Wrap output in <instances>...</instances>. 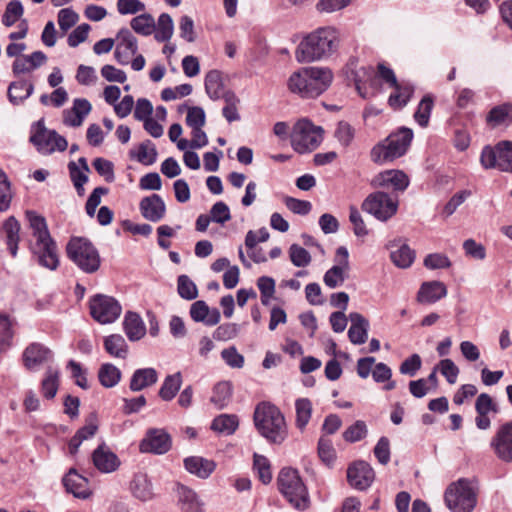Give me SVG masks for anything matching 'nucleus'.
Masks as SVG:
<instances>
[{
	"mask_svg": "<svg viewBox=\"0 0 512 512\" xmlns=\"http://www.w3.org/2000/svg\"><path fill=\"white\" fill-rule=\"evenodd\" d=\"M340 44L339 32L333 27H320L305 36L296 50L299 62L326 59L337 52Z\"/></svg>",
	"mask_w": 512,
	"mask_h": 512,
	"instance_id": "1",
	"label": "nucleus"
},
{
	"mask_svg": "<svg viewBox=\"0 0 512 512\" xmlns=\"http://www.w3.org/2000/svg\"><path fill=\"white\" fill-rule=\"evenodd\" d=\"M333 73L327 67H304L291 74L289 90L302 98H315L331 85Z\"/></svg>",
	"mask_w": 512,
	"mask_h": 512,
	"instance_id": "2",
	"label": "nucleus"
},
{
	"mask_svg": "<svg viewBox=\"0 0 512 512\" xmlns=\"http://www.w3.org/2000/svg\"><path fill=\"white\" fill-rule=\"evenodd\" d=\"M254 423L259 433L269 442L281 444L287 437L284 415L270 403H260L254 412Z\"/></svg>",
	"mask_w": 512,
	"mask_h": 512,
	"instance_id": "3",
	"label": "nucleus"
},
{
	"mask_svg": "<svg viewBox=\"0 0 512 512\" xmlns=\"http://www.w3.org/2000/svg\"><path fill=\"white\" fill-rule=\"evenodd\" d=\"M412 139L413 131L407 127H400L371 149V161L376 164L392 162L407 152Z\"/></svg>",
	"mask_w": 512,
	"mask_h": 512,
	"instance_id": "4",
	"label": "nucleus"
},
{
	"mask_svg": "<svg viewBox=\"0 0 512 512\" xmlns=\"http://www.w3.org/2000/svg\"><path fill=\"white\" fill-rule=\"evenodd\" d=\"M68 258L84 273L92 274L100 268L97 248L86 238L73 237L66 246Z\"/></svg>",
	"mask_w": 512,
	"mask_h": 512,
	"instance_id": "5",
	"label": "nucleus"
},
{
	"mask_svg": "<svg viewBox=\"0 0 512 512\" xmlns=\"http://www.w3.org/2000/svg\"><path fill=\"white\" fill-rule=\"evenodd\" d=\"M277 483L280 492L296 509L304 510L308 507V491L296 469L283 468Z\"/></svg>",
	"mask_w": 512,
	"mask_h": 512,
	"instance_id": "6",
	"label": "nucleus"
},
{
	"mask_svg": "<svg viewBox=\"0 0 512 512\" xmlns=\"http://www.w3.org/2000/svg\"><path fill=\"white\" fill-rule=\"evenodd\" d=\"M323 128L314 125L309 119L303 118L295 123L291 133V144L298 153L315 150L323 140Z\"/></svg>",
	"mask_w": 512,
	"mask_h": 512,
	"instance_id": "7",
	"label": "nucleus"
},
{
	"mask_svg": "<svg viewBox=\"0 0 512 512\" xmlns=\"http://www.w3.org/2000/svg\"><path fill=\"white\" fill-rule=\"evenodd\" d=\"M444 499L452 512H471L477 503L476 493L466 479H459L450 484L445 491Z\"/></svg>",
	"mask_w": 512,
	"mask_h": 512,
	"instance_id": "8",
	"label": "nucleus"
},
{
	"mask_svg": "<svg viewBox=\"0 0 512 512\" xmlns=\"http://www.w3.org/2000/svg\"><path fill=\"white\" fill-rule=\"evenodd\" d=\"M30 142L44 155L52 154L56 150L65 151L68 146L67 140L55 130H48L42 120L33 126Z\"/></svg>",
	"mask_w": 512,
	"mask_h": 512,
	"instance_id": "9",
	"label": "nucleus"
},
{
	"mask_svg": "<svg viewBox=\"0 0 512 512\" xmlns=\"http://www.w3.org/2000/svg\"><path fill=\"white\" fill-rule=\"evenodd\" d=\"M362 210L373 215L380 221H387L393 217L398 210V199L383 191L369 194L363 201Z\"/></svg>",
	"mask_w": 512,
	"mask_h": 512,
	"instance_id": "10",
	"label": "nucleus"
},
{
	"mask_svg": "<svg viewBox=\"0 0 512 512\" xmlns=\"http://www.w3.org/2000/svg\"><path fill=\"white\" fill-rule=\"evenodd\" d=\"M92 318L101 324L115 322L122 312L120 303L112 296L97 294L89 301Z\"/></svg>",
	"mask_w": 512,
	"mask_h": 512,
	"instance_id": "11",
	"label": "nucleus"
},
{
	"mask_svg": "<svg viewBox=\"0 0 512 512\" xmlns=\"http://www.w3.org/2000/svg\"><path fill=\"white\" fill-rule=\"evenodd\" d=\"M32 258L43 268L56 270L59 266L58 247L53 238L29 241Z\"/></svg>",
	"mask_w": 512,
	"mask_h": 512,
	"instance_id": "12",
	"label": "nucleus"
},
{
	"mask_svg": "<svg viewBox=\"0 0 512 512\" xmlns=\"http://www.w3.org/2000/svg\"><path fill=\"white\" fill-rule=\"evenodd\" d=\"M172 447V438L164 428H149L139 443L142 453L166 454Z\"/></svg>",
	"mask_w": 512,
	"mask_h": 512,
	"instance_id": "13",
	"label": "nucleus"
},
{
	"mask_svg": "<svg viewBox=\"0 0 512 512\" xmlns=\"http://www.w3.org/2000/svg\"><path fill=\"white\" fill-rule=\"evenodd\" d=\"M490 446L498 459L506 463L512 462V420L499 426Z\"/></svg>",
	"mask_w": 512,
	"mask_h": 512,
	"instance_id": "14",
	"label": "nucleus"
},
{
	"mask_svg": "<svg viewBox=\"0 0 512 512\" xmlns=\"http://www.w3.org/2000/svg\"><path fill=\"white\" fill-rule=\"evenodd\" d=\"M117 42L114 51L116 61L121 65H127L130 58L138 51V42L133 33L126 27L121 28L116 35Z\"/></svg>",
	"mask_w": 512,
	"mask_h": 512,
	"instance_id": "15",
	"label": "nucleus"
},
{
	"mask_svg": "<svg viewBox=\"0 0 512 512\" xmlns=\"http://www.w3.org/2000/svg\"><path fill=\"white\" fill-rule=\"evenodd\" d=\"M375 477L373 468L365 461H357L347 470L349 484L358 489L365 490L371 486Z\"/></svg>",
	"mask_w": 512,
	"mask_h": 512,
	"instance_id": "16",
	"label": "nucleus"
},
{
	"mask_svg": "<svg viewBox=\"0 0 512 512\" xmlns=\"http://www.w3.org/2000/svg\"><path fill=\"white\" fill-rule=\"evenodd\" d=\"M372 185L392 189L395 192H403L409 186V178L401 170H386L374 177Z\"/></svg>",
	"mask_w": 512,
	"mask_h": 512,
	"instance_id": "17",
	"label": "nucleus"
},
{
	"mask_svg": "<svg viewBox=\"0 0 512 512\" xmlns=\"http://www.w3.org/2000/svg\"><path fill=\"white\" fill-rule=\"evenodd\" d=\"M92 462L95 468L101 473H112L116 471L121 464L118 456L105 444H100L92 452Z\"/></svg>",
	"mask_w": 512,
	"mask_h": 512,
	"instance_id": "18",
	"label": "nucleus"
},
{
	"mask_svg": "<svg viewBox=\"0 0 512 512\" xmlns=\"http://www.w3.org/2000/svg\"><path fill=\"white\" fill-rule=\"evenodd\" d=\"M139 209L146 220L154 223L162 220L166 214V205L158 194H151L142 198Z\"/></svg>",
	"mask_w": 512,
	"mask_h": 512,
	"instance_id": "19",
	"label": "nucleus"
},
{
	"mask_svg": "<svg viewBox=\"0 0 512 512\" xmlns=\"http://www.w3.org/2000/svg\"><path fill=\"white\" fill-rule=\"evenodd\" d=\"M91 110L92 106L87 99L76 98L72 107L63 111V123L66 126L79 127Z\"/></svg>",
	"mask_w": 512,
	"mask_h": 512,
	"instance_id": "20",
	"label": "nucleus"
},
{
	"mask_svg": "<svg viewBox=\"0 0 512 512\" xmlns=\"http://www.w3.org/2000/svg\"><path fill=\"white\" fill-rule=\"evenodd\" d=\"M63 484L66 490L77 498L87 499L91 495L88 479L73 468L64 476Z\"/></svg>",
	"mask_w": 512,
	"mask_h": 512,
	"instance_id": "21",
	"label": "nucleus"
},
{
	"mask_svg": "<svg viewBox=\"0 0 512 512\" xmlns=\"http://www.w3.org/2000/svg\"><path fill=\"white\" fill-rule=\"evenodd\" d=\"M447 288L441 281L423 282L417 293V301L421 304H433L446 297Z\"/></svg>",
	"mask_w": 512,
	"mask_h": 512,
	"instance_id": "22",
	"label": "nucleus"
},
{
	"mask_svg": "<svg viewBox=\"0 0 512 512\" xmlns=\"http://www.w3.org/2000/svg\"><path fill=\"white\" fill-rule=\"evenodd\" d=\"M52 352L39 343L30 344L23 353L24 365L27 369L32 370L39 365L52 359Z\"/></svg>",
	"mask_w": 512,
	"mask_h": 512,
	"instance_id": "23",
	"label": "nucleus"
},
{
	"mask_svg": "<svg viewBox=\"0 0 512 512\" xmlns=\"http://www.w3.org/2000/svg\"><path fill=\"white\" fill-rule=\"evenodd\" d=\"M349 319L351 325L348 330V338L355 345L364 344L368 338L369 322L360 313H350Z\"/></svg>",
	"mask_w": 512,
	"mask_h": 512,
	"instance_id": "24",
	"label": "nucleus"
},
{
	"mask_svg": "<svg viewBox=\"0 0 512 512\" xmlns=\"http://www.w3.org/2000/svg\"><path fill=\"white\" fill-rule=\"evenodd\" d=\"M190 316L195 322H203L208 326H214L220 322L221 314L218 309L210 310L203 300L195 301L190 307Z\"/></svg>",
	"mask_w": 512,
	"mask_h": 512,
	"instance_id": "25",
	"label": "nucleus"
},
{
	"mask_svg": "<svg viewBox=\"0 0 512 512\" xmlns=\"http://www.w3.org/2000/svg\"><path fill=\"white\" fill-rule=\"evenodd\" d=\"M184 467L190 474L207 479L214 472L216 463L200 456H190L184 459Z\"/></svg>",
	"mask_w": 512,
	"mask_h": 512,
	"instance_id": "26",
	"label": "nucleus"
},
{
	"mask_svg": "<svg viewBox=\"0 0 512 512\" xmlns=\"http://www.w3.org/2000/svg\"><path fill=\"white\" fill-rule=\"evenodd\" d=\"M176 492L178 504L182 512H202V502L194 490L185 485L178 484Z\"/></svg>",
	"mask_w": 512,
	"mask_h": 512,
	"instance_id": "27",
	"label": "nucleus"
},
{
	"mask_svg": "<svg viewBox=\"0 0 512 512\" xmlns=\"http://www.w3.org/2000/svg\"><path fill=\"white\" fill-rule=\"evenodd\" d=\"M157 381L158 372L154 368H140L132 374L129 388L133 392H139L153 386Z\"/></svg>",
	"mask_w": 512,
	"mask_h": 512,
	"instance_id": "28",
	"label": "nucleus"
},
{
	"mask_svg": "<svg viewBox=\"0 0 512 512\" xmlns=\"http://www.w3.org/2000/svg\"><path fill=\"white\" fill-rule=\"evenodd\" d=\"M20 228V223L14 216L8 217L2 224L5 242L12 257L17 256L20 241Z\"/></svg>",
	"mask_w": 512,
	"mask_h": 512,
	"instance_id": "29",
	"label": "nucleus"
},
{
	"mask_svg": "<svg viewBox=\"0 0 512 512\" xmlns=\"http://www.w3.org/2000/svg\"><path fill=\"white\" fill-rule=\"evenodd\" d=\"M34 92V84L26 80L13 81L7 90L8 100L12 105H20Z\"/></svg>",
	"mask_w": 512,
	"mask_h": 512,
	"instance_id": "30",
	"label": "nucleus"
},
{
	"mask_svg": "<svg viewBox=\"0 0 512 512\" xmlns=\"http://www.w3.org/2000/svg\"><path fill=\"white\" fill-rule=\"evenodd\" d=\"M123 329L128 339L132 342L140 340L146 333V327L142 318L139 314L131 311L127 312L124 317Z\"/></svg>",
	"mask_w": 512,
	"mask_h": 512,
	"instance_id": "31",
	"label": "nucleus"
},
{
	"mask_svg": "<svg viewBox=\"0 0 512 512\" xmlns=\"http://www.w3.org/2000/svg\"><path fill=\"white\" fill-rule=\"evenodd\" d=\"M25 216L29 223L32 239L30 241H39L52 238L48 229L46 219L37 212L28 210Z\"/></svg>",
	"mask_w": 512,
	"mask_h": 512,
	"instance_id": "32",
	"label": "nucleus"
},
{
	"mask_svg": "<svg viewBox=\"0 0 512 512\" xmlns=\"http://www.w3.org/2000/svg\"><path fill=\"white\" fill-rule=\"evenodd\" d=\"M131 491L141 501L151 500L154 496L152 483L145 474L134 476L131 482Z\"/></svg>",
	"mask_w": 512,
	"mask_h": 512,
	"instance_id": "33",
	"label": "nucleus"
},
{
	"mask_svg": "<svg viewBox=\"0 0 512 512\" xmlns=\"http://www.w3.org/2000/svg\"><path fill=\"white\" fill-rule=\"evenodd\" d=\"M130 157L143 165H152L156 162L157 150L150 140H145L138 146L136 151H130Z\"/></svg>",
	"mask_w": 512,
	"mask_h": 512,
	"instance_id": "34",
	"label": "nucleus"
},
{
	"mask_svg": "<svg viewBox=\"0 0 512 512\" xmlns=\"http://www.w3.org/2000/svg\"><path fill=\"white\" fill-rule=\"evenodd\" d=\"M239 426V420L233 414H221L214 418L211 429L223 435H232Z\"/></svg>",
	"mask_w": 512,
	"mask_h": 512,
	"instance_id": "35",
	"label": "nucleus"
},
{
	"mask_svg": "<svg viewBox=\"0 0 512 512\" xmlns=\"http://www.w3.org/2000/svg\"><path fill=\"white\" fill-rule=\"evenodd\" d=\"M182 385V375L180 372L165 377L160 390L159 397L164 401H171L178 393Z\"/></svg>",
	"mask_w": 512,
	"mask_h": 512,
	"instance_id": "36",
	"label": "nucleus"
},
{
	"mask_svg": "<svg viewBox=\"0 0 512 512\" xmlns=\"http://www.w3.org/2000/svg\"><path fill=\"white\" fill-rule=\"evenodd\" d=\"M104 348L113 357L125 359L128 354V346L120 334H112L104 338Z\"/></svg>",
	"mask_w": 512,
	"mask_h": 512,
	"instance_id": "37",
	"label": "nucleus"
},
{
	"mask_svg": "<svg viewBox=\"0 0 512 512\" xmlns=\"http://www.w3.org/2000/svg\"><path fill=\"white\" fill-rule=\"evenodd\" d=\"M133 31L142 36H150L156 29L154 17L149 13H142L130 21Z\"/></svg>",
	"mask_w": 512,
	"mask_h": 512,
	"instance_id": "38",
	"label": "nucleus"
},
{
	"mask_svg": "<svg viewBox=\"0 0 512 512\" xmlns=\"http://www.w3.org/2000/svg\"><path fill=\"white\" fill-rule=\"evenodd\" d=\"M121 371L111 363L102 364L98 371L100 384L105 388L116 386L121 380Z\"/></svg>",
	"mask_w": 512,
	"mask_h": 512,
	"instance_id": "39",
	"label": "nucleus"
},
{
	"mask_svg": "<svg viewBox=\"0 0 512 512\" xmlns=\"http://www.w3.org/2000/svg\"><path fill=\"white\" fill-rule=\"evenodd\" d=\"M154 32V37L158 42L169 41L174 32V22L172 17L167 13L160 14Z\"/></svg>",
	"mask_w": 512,
	"mask_h": 512,
	"instance_id": "40",
	"label": "nucleus"
},
{
	"mask_svg": "<svg viewBox=\"0 0 512 512\" xmlns=\"http://www.w3.org/2000/svg\"><path fill=\"white\" fill-rule=\"evenodd\" d=\"M59 387V372L57 369L48 367L45 377L41 382V392L47 399H53Z\"/></svg>",
	"mask_w": 512,
	"mask_h": 512,
	"instance_id": "41",
	"label": "nucleus"
},
{
	"mask_svg": "<svg viewBox=\"0 0 512 512\" xmlns=\"http://www.w3.org/2000/svg\"><path fill=\"white\" fill-rule=\"evenodd\" d=\"M392 262L399 268H408L415 259V252L407 244H401L390 253Z\"/></svg>",
	"mask_w": 512,
	"mask_h": 512,
	"instance_id": "42",
	"label": "nucleus"
},
{
	"mask_svg": "<svg viewBox=\"0 0 512 512\" xmlns=\"http://www.w3.org/2000/svg\"><path fill=\"white\" fill-rule=\"evenodd\" d=\"M205 90L208 96L213 99L217 100L220 99L222 96L223 91V83L221 74L217 70H211L206 74L205 77Z\"/></svg>",
	"mask_w": 512,
	"mask_h": 512,
	"instance_id": "43",
	"label": "nucleus"
},
{
	"mask_svg": "<svg viewBox=\"0 0 512 512\" xmlns=\"http://www.w3.org/2000/svg\"><path fill=\"white\" fill-rule=\"evenodd\" d=\"M296 410V426L300 430H303L312 415V403L308 398H300L295 402Z\"/></svg>",
	"mask_w": 512,
	"mask_h": 512,
	"instance_id": "44",
	"label": "nucleus"
},
{
	"mask_svg": "<svg viewBox=\"0 0 512 512\" xmlns=\"http://www.w3.org/2000/svg\"><path fill=\"white\" fill-rule=\"evenodd\" d=\"M498 170L512 172V143L502 141L497 144Z\"/></svg>",
	"mask_w": 512,
	"mask_h": 512,
	"instance_id": "45",
	"label": "nucleus"
},
{
	"mask_svg": "<svg viewBox=\"0 0 512 512\" xmlns=\"http://www.w3.org/2000/svg\"><path fill=\"white\" fill-rule=\"evenodd\" d=\"M512 118V104H502L490 110L487 115V123L492 127L504 124L508 119Z\"/></svg>",
	"mask_w": 512,
	"mask_h": 512,
	"instance_id": "46",
	"label": "nucleus"
},
{
	"mask_svg": "<svg viewBox=\"0 0 512 512\" xmlns=\"http://www.w3.org/2000/svg\"><path fill=\"white\" fill-rule=\"evenodd\" d=\"M232 396V386L230 382L222 381L217 383L213 388L211 402L219 409L224 408Z\"/></svg>",
	"mask_w": 512,
	"mask_h": 512,
	"instance_id": "47",
	"label": "nucleus"
},
{
	"mask_svg": "<svg viewBox=\"0 0 512 512\" xmlns=\"http://www.w3.org/2000/svg\"><path fill=\"white\" fill-rule=\"evenodd\" d=\"M347 272L345 267L334 265L325 272L323 282L330 289L340 287L348 276Z\"/></svg>",
	"mask_w": 512,
	"mask_h": 512,
	"instance_id": "48",
	"label": "nucleus"
},
{
	"mask_svg": "<svg viewBox=\"0 0 512 512\" xmlns=\"http://www.w3.org/2000/svg\"><path fill=\"white\" fill-rule=\"evenodd\" d=\"M433 106L434 100L430 94L425 95L420 101L414 113V119L421 127L428 125Z\"/></svg>",
	"mask_w": 512,
	"mask_h": 512,
	"instance_id": "49",
	"label": "nucleus"
},
{
	"mask_svg": "<svg viewBox=\"0 0 512 512\" xmlns=\"http://www.w3.org/2000/svg\"><path fill=\"white\" fill-rule=\"evenodd\" d=\"M24 8L19 0H11L2 16V23L6 27L13 26L23 15Z\"/></svg>",
	"mask_w": 512,
	"mask_h": 512,
	"instance_id": "50",
	"label": "nucleus"
},
{
	"mask_svg": "<svg viewBox=\"0 0 512 512\" xmlns=\"http://www.w3.org/2000/svg\"><path fill=\"white\" fill-rule=\"evenodd\" d=\"M253 468L257 472L258 478L263 484H269L271 482L272 472L268 458L255 453Z\"/></svg>",
	"mask_w": 512,
	"mask_h": 512,
	"instance_id": "51",
	"label": "nucleus"
},
{
	"mask_svg": "<svg viewBox=\"0 0 512 512\" xmlns=\"http://www.w3.org/2000/svg\"><path fill=\"white\" fill-rule=\"evenodd\" d=\"M177 291L179 296L185 300H194L198 296L196 284L187 275H180L178 277Z\"/></svg>",
	"mask_w": 512,
	"mask_h": 512,
	"instance_id": "52",
	"label": "nucleus"
},
{
	"mask_svg": "<svg viewBox=\"0 0 512 512\" xmlns=\"http://www.w3.org/2000/svg\"><path fill=\"white\" fill-rule=\"evenodd\" d=\"M289 257L296 267H306L311 263L310 253L298 244H292L289 248Z\"/></svg>",
	"mask_w": 512,
	"mask_h": 512,
	"instance_id": "53",
	"label": "nucleus"
},
{
	"mask_svg": "<svg viewBox=\"0 0 512 512\" xmlns=\"http://www.w3.org/2000/svg\"><path fill=\"white\" fill-rule=\"evenodd\" d=\"M471 195L472 192L467 189L455 193L443 207L442 215L445 218L450 217Z\"/></svg>",
	"mask_w": 512,
	"mask_h": 512,
	"instance_id": "54",
	"label": "nucleus"
},
{
	"mask_svg": "<svg viewBox=\"0 0 512 512\" xmlns=\"http://www.w3.org/2000/svg\"><path fill=\"white\" fill-rule=\"evenodd\" d=\"M12 197L10 181L7 175L0 169V212L9 209Z\"/></svg>",
	"mask_w": 512,
	"mask_h": 512,
	"instance_id": "55",
	"label": "nucleus"
},
{
	"mask_svg": "<svg viewBox=\"0 0 512 512\" xmlns=\"http://www.w3.org/2000/svg\"><path fill=\"white\" fill-rule=\"evenodd\" d=\"M13 338L12 324L7 316L0 315V354L10 346Z\"/></svg>",
	"mask_w": 512,
	"mask_h": 512,
	"instance_id": "56",
	"label": "nucleus"
},
{
	"mask_svg": "<svg viewBox=\"0 0 512 512\" xmlns=\"http://www.w3.org/2000/svg\"><path fill=\"white\" fill-rule=\"evenodd\" d=\"M367 435V426L364 421L357 420L354 424L349 426L343 433L345 441L354 443L365 438Z\"/></svg>",
	"mask_w": 512,
	"mask_h": 512,
	"instance_id": "57",
	"label": "nucleus"
},
{
	"mask_svg": "<svg viewBox=\"0 0 512 512\" xmlns=\"http://www.w3.org/2000/svg\"><path fill=\"white\" fill-rule=\"evenodd\" d=\"M209 216L212 219V222L220 225H224L231 219L230 209L223 201H218L211 207Z\"/></svg>",
	"mask_w": 512,
	"mask_h": 512,
	"instance_id": "58",
	"label": "nucleus"
},
{
	"mask_svg": "<svg viewBox=\"0 0 512 512\" xmlns=\"http://www.w3.org/2000/svg\"><path fill=\"white\" fill-rule=\"evenodd\" d=\"M354 135L355 130L348 122L340 121L337 124L334 136L342 146H349L354 139Z\"/></svg>",
	"mask_w": 512,
	"mask_h": 512,
	"instance_id": "59",
	"label": "nucleus"
},
{
	"mask_svg": "<svg viewBox=\"0 0 512 512\" xmlns=\"http://www.w3.org/2000/svg\"><path fill=\"white\" fill-rule=\"evenodd\" d=\"M239 333V325L236 323H225L216 328L213 338L218 341H228L235 338Z\"/></svg>",
	"mask_w": 512,
	"mask_h": 512,
	"instance_id": "60",
	"label": "nucleus"
},
{
	"mask_svg": "<svg viewBox=\"0 0 512 512\" xmlns=\"http://www.w3.org/2000/svg\"><path fill=\"white\" fill-rule=\"evenodd\" d=\"M78 19V14L71 8H63L58 12V24L64 33L72 28Z\"/></svg>",
	"mask_w": 512,
	"mask_h": 512,
	"instance_id": "61",
	"label": "nucleus"
},
{
	"mask_svg": "<svg viewBox=\"0 0 512 512\" xmlns=\"http://www.w3.org/2000/svg\"><path fill=\"white\" fill-rule=\"evenodd\" d=\"M449 258L441 253L428 254L424 259V266L428 269H443L451 266Z\"/></svg>",
	"mask_w": 512,
	"mask_h": 512,
	"instance_id": "62",
	"label": "nucleus"
},
{
	"mask_svg": "<svg viewBox=\"0 0 512 512\" xmlns=\"http://www.w3.org/2000/svg\"><path fill=\"white\" fill-rule=\"evenodd\" d=\"M93 166L97 173L104 177L107 182H113L115 179L113 163L104 158L98 157L93 161Z\"/></svg>",
	"mask_w": 512,
	"mask_h": 512,
	"instance_id": "63",
	"label": "nucleus"
},
{
	"mask_svg": "<svg viewBox=\"0 0 512 512\" xmlns=\"http://www.w3.org/2000/svg\"><path fill=\"white\" fill-rule=\"evenodd\" d=\"M438 367L441 374L446 378L449 384H454L457 381L459 368L451 359H443L439 362Z\"/></svg>",
	"mask_w": 512,
	"mask_h": 512,
	"instance_id": "64",
	"label": "nucleus"
}]
</instances>
